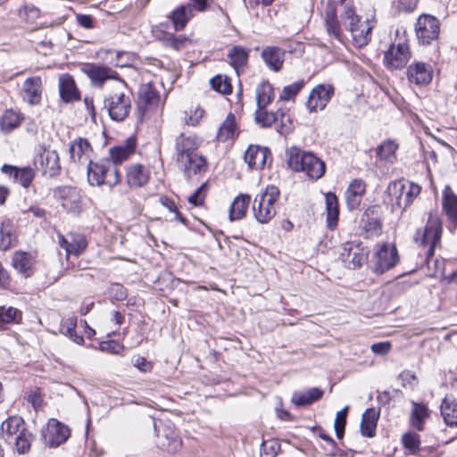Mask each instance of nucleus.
<instances>
[{
	"label": "nucleus",
	"mask_w": 457,
	"mask_h": 457,
	"mask_svg": "<svg viewBox=\"0 0 457 457\" xmlns=\"http://www.w3.org/2000/svg\"><path fill=\"white\" fill-rule=\"evenodd\" d=\"M177 162L187 178H190L197 172H201L206 164L205 159L196 152L186 155L185 159H178Z\"/></svg>",
	"instance_id": "obj_24"
},
{
	"label": "nucleus",
	"mask_w": 457,
	"mask_h": 457,
	"mask_svg": "<svg viewBox=\"0 0 457 457\" xmlns=\"http://www.w3.org/2000/svg\"><path fill=\"white\" fill-rule=\"evenodd\" d=\"M204 110L200 106H195L190 109L189 112H186L185 122L187 125L195 126L203 119Z\"/></svg>",
	"instance_id": "obj_54"
},
{
	"label": "nucleus",
	"mask_w": 457,
	"mask_h": 457,
	"mask_svg": "<svg viewBox=\"0 0 457 457\" xmlns=\"http://www.w3.org/2000/svg\"><path fill=\"white\" fill-rule=\"evenodd\" d=\"M420 193V187L407 180H395L388 185L387 203L392 211H403Z\"/></svg>",
	"instance_id": "obj_4"
},
{
	"label": "nucleus",
	"mask_w": 457,
	"mask_h": 457,
	"mask_svg": "<svg viewBox=\"0 0 457 457\" xmlns=\"http://www.w3.org/2000/svg\"><path fill=\"white\" fill-rule=\"evenodd\" d=\"M54 196L68 212L79 214L82 212V198L77 188L60 187L54 190Z\"/></svg>",
	"instance_id": "obj_11"
},
{
	"label": "nucleus",
	"mask_w": 457,
	"mask_h": 457,
	"mask_svg": "<svg viewBox=\"0 0 457 457\" xmlns=\"http://www.w3.org/2000/svg\"><path fill=\"white\" fill-rule=\"evenodd\" d=\"M34 261L31 254L26 252H16L12 257L13 268L25 278L30 277L33 273Z\"/></svg>",
	"instance_id": "obj_33"
},
{
	"label": "nucleus",
	"mask_w": 457,
	"mask_h": 457,
	"mask_svg": "<svg viewBox=\"0 0 457 457\" xmlns=\"http://www.w3.org/2000/svg\"><path fill=\"white\" fill-rule=\"evenodd\" d=\"M251 196L247 194H240L237 195L230 204L229 219L230 220H237L243 219L249 207Z\"/></svg>",
	"instance_id": "obj_35"
},
{
	"label": "nucleus",
	"mask_w": 457,
	"mask_h": 457,
	"mask_svg": "<svg viewBox=\"0 0 457 457\" xmlns=\"http://www.w3.org/2000/svg\"><path fill=\"white\" fill-rule=\"evenodd\" d=\"M303 87V81H297L291 85L286 86L280 95L281 100H289L295 96Z\"/></svg>",
	"instance_id": "obj_56"
},
{
	"label": "nucleus",
	"mask_w": 457,
	"mask_h": 457,
	"mask_svg": "<svg viewBox=\"0 0 457 457\" xmlns=\"http://www.w3.org/2000/svg\"><path fill=\"white\" fill-rule=\"evenodd\" d=\"M284 54V51L277 46H267L262 52V57L266 65L275 71L282 68Z\"/></svg>",
	"instance_id": "obj_32"
},
{
	"label": "nucleus",
	"mask_w": 457,
	"mask_h": 457,
	"mask_svg": "<svg viewBox=\"0 0 457 457\" xmlns=\"http://www.w3.org/2000/svg\"><path fill=\"white\" fill-rule=\"evenodd\" d=\"M249 56V50L243 46H233L228 53V58L229 63L237 70L239 67L244 66Z\"/></svg>",
	"instance_id": "obj_43"
},
{
	"label": "nucleus",
	"mask_w": 457,
	"mask_h": 457,
	"mask_svg": "<svg viewBox=\"0 0 457 457\" xmlns=\"http://www.w3.org/2000/svg\"><path fill=\"white\" fill-rule=\"evenodd\" d=\"M370 350L378 355H386L391 350V344L389 342H380L371 345Z\"/></svg>",
	"instance_id": "obj_61"
},
{
	"label": "nucleus",
	"mask_w": 457,
	"mask_h": 457,
	"mask_svg": "<svg viewBox=\"0 0 457 457\" xmlns=\"http://www.w3.org/2000/svg\"><path fill=\"white\" fill-rule=\"evenodd\" d=\"M344 26L350 31L353 44L358 47L366 46L371 38V30L376 21L373 18L362 20L355 14L352 6H346L341 14Z\"/></svg>",
	"instance_id": "obj_3"
},
{
	"label": "nucleus",
	"mask_w": 457,
	"mask_h": 457,
	"mask_svg": "<svg viewBox=\"0 0 457 457\" xmlns=\"http://www.w3.org/2000/svg\"><path fill=\"white\" fill-rule=\"evenodd\" d=\"M123 345L115 341H105L100 344V350L104 353L120 354L123 352Z\"/></svg>",
	"instance_id": "obj_58"
},
{
	"label": "nucleus",
	"mask_w": 457,
	"mask_h": 457,
	"mask_svg": "<svg viewBox=\"0 0 457 457\" xmlns=\"http://www.w3.org/2000/svg\"><path fill=\"white\" fill-rule=\"evenodd\" d=\"M13 226L11 221H4L0 226V249L7 250L15 242Z\"/></svg>",
	"instance_id": "obj_44"
},
{
	"label": "nucleus",
	"mask_w": 457,
	"mask_h": 457,
	"mask_svg": "<svg viewBox=\"0 0 457 457\" xmlns=\"http://www.w3.org/2000/svg\"><path fill=\"white\" fill-rule=\"evenodd\" d=\"M87 181L91 186L104 185L113 187L120 182V175L116 166L109 160L92 162L87 167Z\"/></svg>",
	"instance_id": "obj_5"
},
{
	"label": "nucleus",
	"mask_w": 457,
	"mask_h": 457,
	"mask_svg": "<svg viewBox=\"0 0 457 457\" xmlns=\"http://www.w3.org/2000/svg\"><path fill=\"white\" fill-rule=\"evenodd\" d=\"M322 395V390L312 387L304 392H295L292 395V402L297 406L309 405L320 399Z\"/></svg>",
	"instance_id": "obj_40"
},
{
	"label": "nucleus",
	"mask_w": 457,
	"mask_h": 457,
	"mask_svg": "<svg viewBox=\"0 0 457 457\" xmlns=\"http://www.w3.org/2000/svg\"><path fill=\"white\" fill-rule=\"evenodd\" d=\"M43 440L46 445L55 447L64 443L70 436L68 427L59 422L57 420L51 419L46 424V430L42 433Z\"/></svg>",
	"instance_id": "obj_14"
},
{
	"label": "nucleus",
	"mask_w": 457,
	"mask_h": 457,
	"mask_svg": "<svg viewBox=\"0 0 457 457\" xmlns=\"http://www.w3.org/2000/svg\"><path fill=\"white\" fill-rule=\"evenodd\" d=\"M42 80L40 77L27 79L22 87V98L31 105L38 104L41 101Z\"/></svg>",
	"instance_id": "obj_22"
},
{
	"label": "nucleus",
	"mask_w": 457,
	"mask_h": 457,
	"mask_svg": "<svg viewBox=\"0 0 457 457\" xmlns=\"http://www.w3.org/2000/svg\"><path fill=\"white\" fill-rule=\"evenodd\" d=\"M156 445L161 449L170 453H178L182 447V440L171 424L155 425Z\"/></svg>",
	"instance_id": "obj_10"
},
{
	"label": "nucleus",
	"mask_w": 457,
	"mask_h": 457,
	"mask_svg": "<svg viewBox=\"0 0 457 457\" xmlns=\"http://www.w3.org/2000/svg\"><path fill=\"white\" fill-rule=\"evenodd\" d=\"M288 166L296 172H303L311 179H320L326 170L323 161L311 152L291 148L287 152Z\"/></svg>",
	"instance_id": "obj_2"
},
{
	"label": "nucleus",
	"mask_w": 457,
	"mask_h": 457,
	"mask_svg": "<svg viewBox=\"0 0 457 457\" xmlns=\"http://www.w3.org/2000/svg\"><path fill=\"white\" fill-rule=\"evenodd\" d=\"M136 149V139L134 137H129L124 143L117 146L111 147L109 149L110 161L112 164L116 166L120 164L135 152Z\"/></svg>",
	"instance_id": "obj_23"
},
{
	"label": "nucleus",
	"mask_w": 457,
	"mask_h": 457,
	"mask_svg": "<svg viewBox=\"0 0 457 457\" xmlns=\"http://www.w3.org/2000/svg\"><path fill=\"white\" fill-rule=\"evenodd\" d=\"M347 411H348V407L345 406L344 409L339 411L337 414V417H336V420L334 422V427L336 429L337 436L338 438H342L344 436Z\"/></svg>",
	"instance_id": "obj_53"
},
{
	"label": "nucleus",
	"mask_w": 457,
	"mask_h": 457,
	"mask_svg": "<svg viewBox=\"0 0 457 457\" xmlns=\"http://www.w3.org/2000/svg\"><path fill=\"white\" fill-rule=\"evenodd\" d=\"M17 451L20 453H25L30 449L33 436L27 429L21 432L14 438Z\"/></svg>",
	"instance_id": "obj_50"
},
{
	"label": "nucleus",
	"mask_w": 457,
	"mask_h": 457,
	"mask_svg": "<svg viewBox=\"0 0 457 457\" xmlns=\"http://www.w3.org/2000/svg\"><path fill=\"white\" fill-rule=\"evenodd\" d=\"M326 27L329 35L335 38L341 40V28L337 18V13L334 8H329L326 12Z\"/></svg>",
	"instance_id": "obj_46"
},
{
	"label": "nucleus",
	"mask_w": 457,
	"mask_h": 457,
	"mask_svg": "<svg viewBox=\"0 0 457 457\" xmlns=\"http://www.w3.org/2000/svg\"><path fill=\"white\" fill-rule=\"evenodd\" d=\"M274 98L272 86L268 82L261 83L256 88V104L258 108H266Z\"/></svg>",
	"instance_id": "obj_41"
},
{
	"label": "nucleus",
	"mask_w": 457,
	"mask_h": 457,
	"mask_svg": "<svg viewBox=\"0 0 457 457\" xmlns=\"http://www.w3.org/2000/svg\"><path fill=\"white\" fill-rule=\"evenodd\" d=\"M198 147L197 139L193 135H187L185 133H181L176 138V154L177 160L179 158H186V155L191 154L196 152Z\"/></svg>",
	"instance_id": "obj_30"
},
{
	"label": "nucleus",
	"mask_w": 457,
	"mask_h": 457,
	"mask_svg": "<svg viewBox=\"0 0 457 457\" xmlns=\"http://www.w3.org/2000/svg\"><path fill=\"white\" fill-rule=\"evenodd\" d=\"M59 245L66 251L67 255H79L87 247V241L83 235L69 233L67 236L57 235Z\"/></svg>",
	"instance_id": "obj_19"
},
{
	"label": "nucleus",
	"mask_w": 457,
	"mask_h": 457,
	"mask_svg": "<svg viewBox=\"0 0 457 457\" xmlns=\"http://www.w3.org/2000/svg\"><path fill=\"white\" fill-rule=\"evenodd\" d=\"M278 117V122L277 125V130L281 135H286L291 130V119L288 114L279 112L277 113Z\"/></svg>",
	"instance_id": "obj_55"
},
{
	"label": "nucleus",
	"mask_w": 457,
	"mask_h": 457,
	"mask_svg": "<svg viewBox=\"0 0 457 457\" xmlns=\"http://www.w3.org/2000/svg\"><path fill=\"white\" fill-rule=\"evenodd\" d=\"M403 444L411 453H416L420 445V436L414 432H408L403 436Z\"/></svg>",
	"instance_id": "obj_52"
},
{
	"label": "nucleus",
	"mask_w": 457,
	"mask_h": 457,
	"mask_svg": "<svg viewBox=\"0 0 457 457\" xmlns=\"http://www.w3.org/2000/svg\"><path fill=\"white\" fill-rule=\"evenodd\" d=\"M399 261L398 253L394 245L382 244L377 246L372 258L371 269L382 274L396 265Z\"/></svg>",
	"instance_id": "obj_9"
},
{
	"label": "nucleus",
	"mask_w": 457,
	"mask_h": 457,
	"mask_svg": "<svg viewBox=\"0 0 457 457\" xmlns=\"http://www.w3.org/2000/svg\"><path fill=\"white\" fill-rule=\"evenodd\" d=\"M195 16L194 8L191 4H181L177 7L170 15L175 30H182L187 22Z\"/></svg>",
	"instance_id": "obj_29"
},
{
	"label": "nucleus",
	"mask_w": 457,
	"mask_h": 457,
	"mask_svg": "<svg viewBox=\"0 0 457 457\" xmlns=\"http://www.w3.org/2000/svg\"><path fill=\"white\" fill-rule=\"evenodd\" d=\"M441 413L446 425L457 427V399L445 396L441 404Z\"/></svg>",
	"instance_id": "obj_37"
},
{
	"label": "nucleus",
	"mask_w": 457,
	"mask_h": 457,
	"mask_svg": "<svg viewBox=\"0 0 457 457\" xmlns=\"http://www.w3.org/2000/svg\"><path fill=\"white\" fill-rule=\"evenodd\" d=\"M160 95L151 83L143 84L138 90L137 107L139 114L144 116L158 107Z\"/></svg>",
	"instance_id": "obj_13"
},
{
	"label": "nucleus",
	"mask_w": 457,
	"mask_h": 457,
	"mask_svg": "<svg viewBox=\"0 0 457 457\" xmlns=\"http://www.w3.org/2000/svg\"><path fill=\"white\" fill-rule=\"evenodd\" d=\"M399 378L403 386H414L417 384V378L415 374L410 370L403 371L400 374Z\"/></svg>",
	"instance_id": "obj_59"
},
{
	"label": "nucleus",
	"mask_w": 457,
	"mask_h": 457,
	"mask_svg": "<svg viewBox=\"0 0 457 457\" xmlns=\"http://www.w3.org/2000/svg\"><path fill=\"white\" fill-rule=\"evenodd\" d=\"M210 84L213 90L222 95L230 94L232 91L230 79L227 76L217 75L210 80Z\"/></svg>",
	"instance_id": "obj_49"
},
{
	"label": "nucleus",
	"mask_w": 457,
	"mask_h": 457,
	"mask_svg": "<svg viewBox=\"0 0 457 457\" xmlns=\"http://www.w3.org/2000/svg\"><path fill=\"white\" fill-rule=\"evenodd\" d=\"M365 193V184L361 179L353 180L345 191L346 204L350 210L356 209Z\"/></svg>",
	"instance_id": "obj_31"
},
{
	"label": "nucleus",
	"mask_w": 457,
	"mask_h": 457,
	"mask_svg": "<svg viewBox=\"0 0 457 457\" xmlns=\"http://www.w3.org/2000/svg\"><path fill=\"white\" fill-rule=\"evenodd\" d=\"M279 190L269 186L264 192L257 195L253 204V213L255 220L262 224L270 222L276 214L275 203L278 199Z\"/></svg>",
	"instance_id": "obj_6"
},
{
	"label": "nucleus",
	"mask_w": 457,
	"mask_h": 457,
	"mask_svg": "<svg viewBox=\"0 0 457 457\" xmlns=\"http://www.w3.org/2000/svg\"><path fill=\"white\" fill-rule=\"evenodd\" d=\"M326 211H327V225L328 228L334 229L338 220V202L335 194L327 193L325 195Z\"/></svg>",
	"instance_id": "obj_39"
},
{
	"label": "nucleus",
	"mask_w": 457,
	"mask_h": 457,
	"mask_svg": "<svg viewBox=\"0 0 457 457\" xmlns=\"http://www.w3.org/2000/svg\"><path fill=\"white\" fill-rule=\"evenodd\" d=\"M205 187L206 184L204 183L190 196H188L187 200L189 204L194 206L203 205L205 198Z\"/></svg>",
	"instance_id": "obj_57"
},
{
	"label": "nucleus",
	"mask_w": 457,
	"mask_h": 457,
	"mask_svg": "<svg viewBox=\"0 0 457 457\" xmlns=\"http://www.w3.org/2000/svg\"><path fill=\"white\" fill-rule=\"evenodd\" d=\"M133 365L140 371L143 372H150L152 370L153 365L150 361H146L145 358L141 356H137L133 359Z\"/></svg>",
	"instance_id": "obj_60"
},
{
	"label": "nucleus",
	"mask_w": 457,
	"mask_h": 457,
	"mask_svg": "<svg viewBox=\"0 0 457 457\" xmlns=\"http://www.w3.org/2000/svg\"><path fill=\"white\" fill-rule=\"evenodd\" d=\"M418 4V0H400L398 9L403 12H412Z\"/></svg>",
	"instance_id": "obj_64"
},
{
	"label": "nucleus",
	"mask_w": 457,
	"mask_h": 457,
	"mask_svg": "<svg viewBox=\"0 0 457 457\" xmlns=\"http://www.w3.org/2000/svg\"><path fill=\"white\" fill-rule=\"evenodd\" d=\"M442 234V223L440 218L436 213H430L428 222L424 228L419 229L414 241L420 246L427 247V259L434 254L436 245L439 243Z\"/></svg>",
	"instance_id": "obj_7"
},
{
	"label": "nucleus",
	"mask_w": 457,
	"mask_h": 457,
	"mask_svg": "<svg viewBox=\"0 0 457 457\" xmlns=\"http://www.w3.org/2000/svg\"><path fill=\"white\" fill-rule=\"evenodd\" d=\"M379 412L374 408L367 409L364 411L361 421V432L363 436H375Z\"/></svg>",
	"instance_id": "obj_34"
},
{
	"label": "nucleus",
	"mask_w": 457,
	"mask_h": 457,
	"mask_svg": "<svg viewBox=\"0 0 457 457\" xmlns=\"http://www.w3.org/2000/svg\"><path fill=\"white\" fill-rule=\"evenodd\" d=\"M131 98L132 93L127 84L123 80L116 79L104 97V108L112 120L121 121L129 116Z\"/></svg>",
	"instance_id": "obj_1"
},
{
	"label": "nucleus",
	"mask_w": 457,
	"mask_h": 457,
	"mask_svg": "<svg viewBox=\"0 0 457 457\" xmlns=\"http://www.w3.org/2000/svg\"><path fill=\"white\" fill-rule=\"evenodd\" d=\"M150 172L142 164H132L128 168L126 179L130 187H141L147 184Z\"/></svg>",
	"instance_id": "obj_26"
},
{
	"label": "nucleus",
	"mask_w": 457,
	"mask_h": 457,
	"mask_svg": "<svg viewBox=\"0 0 457 457\" xmlns=\"http://www.w3.org/2000/svg\"><path fill=\"white\" fill-rule=\"evenodd\" d=\"M443 209L449 220L457 223V195L450 186H445L443 191Z\"/></svg>",
	"instance_id": "obj_36"
},
{
	"label": "nucleus",
	"mask_w": 457,
	"mask_h": 457,
	"mask_svg": "<svg viewBox=\"0 0 457 457\" xmlns=\"http://www.w3.org/2000/svg\"><path fill=\"white\" fill-rule=\"evenodd\" d=\"M1 170L3 173L12 177L13 181L19 183L23 187H29L35 177L34 170L29 167L19 169L16 166L4 164Z\"/></svg>",
	"instance_id": "obj_25"
},
{
	"label": "nucleus",
	"mask_w": 457,
	"mask_h": 457,
	"mask_svg": "<svg viewBox=\"0 0 457 457\" xmlns=\"http://www.w3.org/2000/svg\"><path fill=\"white\" fill-rule=\"evenodd\" d=\"M255 120L264 127H270L278 122V114L268 112L265 108H258L255 112Z\"/></svg>",
	"instance_id": "obj_51"
},
{
	"label": "nucleus",
	"mask_w": 457,
	"mask_h": 457,
	"mask_svg": "<svg viewBox=\"0 0 457 457\" xmlns=\"http://www.w3.org/2000/svg\"><path fill=\"white\" fill-rule=\"evenodd\" d=\"M269 157V149L260 145H250L245 153V162L249 168L255 170L263 169Z\"/></svg>",
	"instance_id": "obj_20"
},
{
	"label": "nucleus",
	"mask_w": 457,
	"mask_h": 457,
	"mask_svg": "<svg viewBox=\"0 0 457 457\" xmlns=\"http://www.w3.org/2000/svg\"><path fill=\"white\" fill-rule=\"evenodd\" d=\"M48 318L50 316H47ZM54 324H52L48 329L54 334L62 333L71 338L76 344L81 345L84 342L83 337L79 335V329L85 328L88 337H91L95 332L87 324L83 322L79 327L77 325L76 316H52Z\"/></svg>",
	"instance_id": "obj_8"
},
{
	"label": "nucleus",
	"mask_w": 457,
	"mask_h": 457,
	"mask_svg": "<svg viewBox=\"0 0 457 457\" xmlns=\"http://www.w3.org/2000/svg\"><path fill=\"white\" fill-rule=\"evenodd\" d=\"M237 133L236 120L233 114H228L227 119L220 126L218 132V139L221 142H225L229 139H233Z\"/></svg>",
	"instance_id": "obj_45"
},
{
	"label": "nucleus",
	"mask_w": 457,
	"mask_h": 457,
	"mask_svg": "<svg viewBox=\"0 0 457 457\" xmlns=\"http://www.w3.org/2000/svg\"><path fill=\"white\" fill-rule=\"evenodd\" d=\"M59 92L61 98L66 102H73L79 99V92L76 87L75 81L68 73L62 74L59 77Z\"/></svg>",
	"instance_id": "obj_27"
},
{
	"label": "nucleus",
	"mask_w": 457,
	"mask_h": 457,
	"mask_svg": "<svg viewBox=\"0 0 457 457\" xmlns=\"http://www.w3.org/2000/svg\"><path fill=\"white\" fill-rule=\"evenodd\" d=\"M334 95V88L329 84L316 86L310 93L307 100V108L310 112L323 110Z\"/></svg>",
	"instance_id": "obj_16"
},
{
	"label": "nucleus",
	"mask_w": 457,
	"mask_h": 457,
	"mask_svg": "<svg viewBox=\"0 0 457 457\" xmlns=\"http://www.w3.org/2000/svg\"><path fill=\"white\" fill-rule=\"evenodd\" d=\"M22 119L20 112L12 110L5 111L0 120L1 129L4 132H11L20 126Z\"/></svg>",
	"instance_id": "obj_42"
},
{
	"label": "nucleus",
	"mask_w": 457,
	"mask_h": 457,
	"mask_svg": "<svg viewBox=\"0 0 457 457\" xmlns=\"http://www.w3.org/2000/svg\"><path fill=\"white\" fill-rule=\"evenodd\" d=\"M439 30V21L436 17L428 14H423L419 17L416 23V34L422 44L428 45L436 39Z\"/></svg>",
	"instance_id": "obj_12"
},
{
	"label": "nucleus",
	"mask_w": 457,
	"mask_h": 457,
	"mask_svg": "<svg viewBox=\"0 0 457 457\" xmlns=\"http://www.w3.org/2000/svg\"><path fill=\"white\" fill-rule=\"evenodd\" d=\"M1 429L6 440H12L21 430H26L23 419L19 416L8 418L2 423Z\"/></svg>",
	"instance_id": "obj_38"
},
{
	"label": "nucleus",
	"mask_w": 457,
	"mask_h": 457,
	"mask_svg": "<svg viewBox=\"0 0 457 457\" xmlns=\"http://www.w3.org/2000/svg\"><path fill=\"white\" fill-rule=\"evenodd\" d=\"M35 164L49 177L55 176L61 170L59 154L55 150L44 148L36 157Z\"/></svg>",
	"instance_id": "obj_18"
},
{
	"label": "nucleus",
	"mask_w": 457,
	"mask_h": 457,
	"mask_svg": "<svg viewBox=\"0 0 457 457\" xmlns=\"http://www.w3.org/2000/svg\"><path fill=\"white\" fill-rule=\"evenodd\" d=\"M411 57L409 46L406 43L393 44L385 54L384 62L390 69L404 67Z\"/></svg>",
	"instance_id": "obj_17"
},
{
	"label": "nucleus",
	"mask_w": 457,
	"mask_h": 457,
	"mask_svg": "<svg viewBox=\"0 0 457 457\" xmlns=\"http://www.w3.org/2000/svg\"><path fill=\"white\" fill-rule=\"evenodd\" d=\"M409 81L417 85H427L433 78V70L429 64L417 62L409 66L407 71Z\"/></svg>",
	"instance_id": "obj_21"
},
{
	"label": "nucleus",
	"mask_w": 457,
	"mask_h": 457,
	"mask_svg": "<svg viewBox=\"0 0 457 457\" xmlns=\"http://www.w3.org/2000/svg\"><path fill=\"white\" fill-rule=\"evenodd\" d=\"M111 296L117 300H122L126 297V289L120 284H112L109 289Z\"/></svg>",
	"instance_id": "obj_62"
},
{
	"label": "nucleus",
	"mask_w": 457,
	"mask_h": 457,
	"mask_svg": "<svg viewBox=\"0 0 457 457\" xmlns=\"http://www.w3.org/2000/svg\"><path fill=\"white\" fill-rule=\"evenodd\" d=\"M82 71L94 82L103 83L107 79H116L117 73L111 68L96 65L87 64L82 68Z\"/></svg>",
	"instance_id": "obj_28"
},
{
	"label": "nucleus",
	"mask_w": 457,
	"mask_h": 457,
	"mask_svg": "<svg viewBox=\"0 0 457 457\" xmlns=\"http://www.w3.org/2000/svg\"><path fill=\"white\" fill-rule=\"evenodd\" d=\"M429 416V411L425 405L413 403L411 423L418 430H423V421Z\"/></svg>",
	"instance_id": "obj_47"
},
{
	"label": "nucleus",
	"mask_w": 457,
	"mask_h": 457,
	"mask_svg": "<svg viewBox=\"0 0 457 457\" xmlns=\"http://www.w3.org/2000/svg\"><path fill=\"white\" fill-rule=\"evenodd\" d=\"M397 148L398 145L395 142L392 140L385 141L377 148V155L381 160L391 162L395 157Z\"/></svg>",
	"instance_id": "obj_48"
},
{
	"label": "nucleus",
	"mask_w": 457,
	"mask_h": 457,
	"mask_svg": "<svg viewBox=\"0 0 457 457\" xmlns=\"http://www.w3.org/2000/svg\"><path fill=\"white\" fill-rule=\"evenodd\" d=\"M71 161L75 164L88 166L92 162L93 148L86 138L78 137L70 143Z\"/></svg>",
	"instance_id": "obj_15"
},
{
	"label": "nucleus",
	"mask_w": 457,
	"mask_h": 457,
	"mask_svg": "<svg viewBox=\"0 0 457 457\" xmlns=\"http://www.w3.org/2000/svg\"><path fill=\"white\" fill-rule=\"evenodd\" d=\"M76 20L85 29H92L94 27V21L90 15L79 13L76 15Z\"/></svg>",
	"instance_id": "obj_63"
}]
</instances>
